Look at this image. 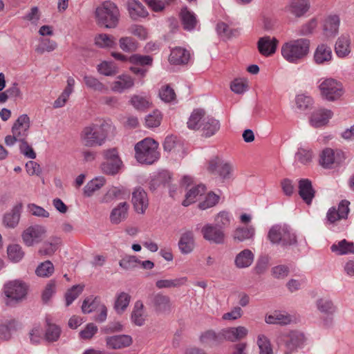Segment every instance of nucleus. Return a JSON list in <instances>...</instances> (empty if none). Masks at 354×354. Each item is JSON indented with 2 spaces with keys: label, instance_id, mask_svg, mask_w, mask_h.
Wrapping results in <instances>:
<instances>
[{
  "label": "nucleus",
  "instance_id": "56",
  "mask_svg": "<svg viewBox=\"0 0 354 354\" xmlns=\"http://www.w3.org/2000/svg\"><path fill=\"white\" fill-rule=\"evenodd\" d=\"M122 165L121 160H116V161H105L102 165L101 168L104 173L111 175L117 174Z\"/></svg>",
  "mask_w": 354,
  "mask_h": 354
},
{
  "label": "nucleus",
  "instance_id": "64",
  "mask_svg": "<svg viewBox=\"0 0 354 354\" xmlns=\"http://www.w3.org/2000/svg\"><path fill=\"white\" fill-rule=\"evenodd\" d=\"M218 336L213 330H207L200 336V341L203 344L214 345L218 342Z\"/></svg>",
  "mask_w": 354,
  "mask_h": 354
},
{
  "label": "nucleus",
  "instance_id": "38",
  "mask_svg": "<svg viewBox=\"0 0 354 354\" xmlns=\"http://www.w3.org/2000/svg\"><path fill=\"white\" fill-rule=\"evenodd\" d=\"M62 243L61 239L57 236L51 237L48 241L44 243L39 250L41 255L50 256L55 253Z\"/></svg>",
  "mask_w": 354,
  "mask_h": 354
},
{
  "label": "nucleus",
  "instance_id": "60",
  "mask_svg": "<svg viewBox=\"0 0 354 354\" xmlns=\"http://www.w3.org/2000/svg\"><path fill=\"white\" fill-rule=\"evenodd\" d=\"M162 115L159 111H154L145 118L146 125L149 128L156 127L160 124Z\"/></svg>",
  "mask_w": 354,
  "mask_h": 354
},
{
  "label": "nucleus",
  "instance_id": "30",
  "mask_svg": "<svg viewBox=\"0 0 354 354\" xmlns=\"http://www.w3.org/2000/svg\"><path fill=\"white\" fill-rule=\"evenodd\" d=\"M255 235V228L252 225L238 227L233 232V239L236 242H243L253 240Z\"/></svg>",
  "mask_w": 354,
  "mask_h": 354
},
{
  "label": "nucleus",
  "instance_id": "39",
  "mask_svg": "<svg viewBox=\"0 0 354 354\" xmlns=\"http://www.w3.org/2000/svg\"><path fill=\"white\" fill-rule=\"evenodd\" d=\"M17 330V322L14 319H6L0 322V339H9Z\"/></svg>",
  "mask_w": 354,
  "mask_h": 354
},
{
  "label": "nucleus",
  "instance_id": "26",
  "mask_svg": "<svg viewBox=\"0 0 354 354\" xmlns=\"http://www.w3.org/2000/svg\"><path fill=\"white\" fill-rule=\"evenodd\" d=\"M221 124L219 120L211 116H207L203 120L201 128L202 134L206 138L215 135L220 129Z\"/></svg>",
  "mask_w": 354,
  "mask_h": 354
},
{
  "label": "nucleus",
  "instance_id": "22",
  "mask_svg": "<svg viewBox=\"0 0 354 354\" xmlns=\"http://www.w3.org/2000/svg\"><path fill=\"white\" fill-rule=\"evenodd\" d=\"M294 320L295 318L292 315L284 311H274L265 317V322L268 324L287 325Z\"/></svg>",
  "mask_w": 354,
  "mask_h": 354
},
{
  "label": "nucleus",
  "instance_id": "23",
  "mask_svg": "<svg viewBox=\"0 0 354 354\" xmlns=\"http://www.w3.org/2000/svg\"><path fill=\"white\" fill-rule=\"evenodd\" d=\"M190 59V53L185 48L176 47L171 50L169 62L171 64L181 65L188 63Z\"/></svg>",
  "mask_w": 354,
  "mask_h": 354
},
{
  "label": "nucleus",
  "instance_id": "31",
  "mask_svg": "<svg viewBox=\"0 0 354 354\" xmlns=\"http://www.w3.org/2000/svg\"><path fill=\"white\" fill-rule=\"evenodd\" d=\"M127 9L133 20H138L148 15L146 6L140 1H128Z\"/></svg>",
  "mask_w": 354,
  "mask_h": 354
},
{
  "label": "nucleus",
  "instance_id": "12",
  "mask_svg": "<svg viewBox=\"0 0 354 354\" xmlns=\"http://www.w3.org/2000/svg\"><path fill=\"white\" fill-rule=\"evenodd\" d=\"M129 192L122 186L109 187L104 194L101 197L100 202L101 203H111L116 200L125 199L129 197Z\"/></svg>",
  "mask_w": 354,
  "mask_h": 354
},
{
  "label": "nucleus",
  "instance_id": "37",
  "mask_svg": "<svg viewBox=\"0 0 354 354\" xmlns=\"http://www.w3.org/2000/svg\"><path fill=\"white\" fill-rule=\"evenodd\" d=\"M316 307L322 314L333 315L337 310V308L333 301L328 297H321L316 301Z\"/></svg>",
  "mask_w": 354,
  "mask_h": 354
},
{
  "label": "nucleus",
  "instance_id": "29",
  "mask_svg": "<svg viewBox=\"0 0 354 354\" xmlns=\"http://www.w3.org/2000/svg\"><path fill=\"white\" fill-rule=\"evenodd\" d=\"M299 194L301 198L310 205L315 196V191L311 181L308 179H301L299 181Z\"/></svg>",
  "mask_w": 354,
  "mask_h": 354
},
{
  "label": "nucleus",
  "instance_id": "2",
  "mask_svg": "<svg viewBox=\"0 0 354 354\" xmlns=\"http://www.w3.org/2000/svg\"><path fill=\"white\" fill-rule=\"evenodd\" d=\"M310 41L306 38L292 39L281 46V55L289 63L297 64L303 60L310 52Z\"/></svg>",
  "mask_w": 354,
  "mask_h": 354
},
{
  "label": "nucleus",
  "instance_id": "45",
  "mask_svg": "<svg viewBox=\"0 0 354 354\" xmlns=\"http://www.w3.org/2000/svg\"><path fill=\"white\" fill-rule=\"evenodd\" d=\"M83 80L86 87L94 91L102 93L107 89L102 82L92 75H84L83 76Z\"/></svg>",
  "mask_w": 354,
  "mask_h": 354
},
{
  "label": "nucleus",
  "instance_id": "59",
  "mask_svg": "<svg viewBox=\"0 0 354 354\" xmlns=\"http://www.w3.org/2000/svg\"><path fill=\"white\" fill-rule=\"evenodd\" d=\"M128 30L129 33L141 40H145L148 37V31L147 28L142 25L133 24L129 28Z\"/></svg>",
  "mask_w": 354,
  "mask_h": 354
},
{
  "label": "nucleus",
  "instance_id": "1",
  "mask_svg": "<svg viewBox=\"0 0 354 354\" xmlns=\"http://www.w3.org/2000/svg\"><path fill=\"white\" fill-rule=\"evenodd\" d=\"M114 129L109 120H104L100 124H91L83 129L81 140L86 147L102 146Z\"/></svg>",
  "mask_w": 354,
  "mask_h": 354
},
{
  "label": "nucleus",
  "instance_id": "62",
  "mask_svg": "<svg viewBox=\"0 0 354 354\" xmlns=\"http://www.w3.org/2000/svg\"><path fill=\"white\" fill-rule=\"evenodd\" d=\"M159 96L160 99L165 102H171L175 100L176 94L169 85L163 86L160 91Z\"/></svg>",
  "mask_w": 354,
  "mask_h": 354
},
{
  "label": "nucleus",
  "instance_id": "20",
  "mask_svg": "<svg viewBox=\"0 0 354 354\" xmlns=\"http://www.w3.org/2000/svg\"><path fill=\"white\" fill-rule=\"evenodd\" d=\"M134 86V80L129 75L122 74L118 76L111 83L112 91L122 93Z\"/></svg>",
  "mask_w": 354,
  "mask_h": 354
},
{
  "label": "nucleus",
  "instance_id": "11",
  "mask_svg": "<svg viewBox=\"0 0 354 354\" xmlns=\"http://www.w3.org/2000/svg\"><path fill=\"white\" fill-rule=\"evenodd\" d=\"M30 126V118L26 114L21 115L13 124L11 132L21 141L26 139Z\"/></svg>",
  "mask_w": 354,
  "mask_h": 354
},
{
  "label": "nucleus",
  "instance_id": "14",
  "mask_svg": "<svg viewBox=\"0 0 354 354\" xmlns=\"http://www.w3.org/2000/svg\"><path fill=\"white\" fill-rule=\"evenodd\" d=\"M333 59L331 48L326 44H319L313 54V61L318 65L328 64Z\"/></svg>",
  "mask_w": 354,
  "mask_h": 354
},
{
  "label": "nucleus",
  "instance_id": "8",
  "mask_svg": "<svg viewBox=\"0 0 354 354\" xmlns=\"http://www.w3.org/2000/svg\"><path fill=\"white\" fill-rule=\"evenodd\" d=\"M46 234V228L41 225H34L26 228L22 233L24 244L28 247L40 243Z\"/></svg>",
  "mask_w": 354,
  "mask_h": 354
},
{
  "label": "nucleus",
  "instance_id": "50",
  "mask_svg": "<svg viewBox=\"0 0 354 354\" xmlns=\"http://www.w3.org/2000/svg\"><path fill=\"white\" fill-rule=\"evenodd\" d=\"M61 334V328L56 324H50L48 322L47 328L45 333V339L49 342H53L58 340Z\"/></svg>",
  "mask_w": 354,
  "mask_h": 354
},
{
  "label": "nucleus",
  "instance_id": "28",
  "mask_svg": "<svg viewBox=\"0 0 354 354\" xmlns=\"http://www.w3.org/2000/svg\"><path fill=\"white\" fill-rule=\"evenodd\" d=\"M129 205L127 202L120 203L111 212L110 221L113 224H119L124 221L128 215Z\"/></svg>",
  "mask_w": 354,
  "mask_h": 354
},
{
  "label": "nucleus",
  "instance_id": "43",
  "mask_svg": "<svg viewBox=\"0 0 354 354\" xmlns=\"http://www.w3.org/2000/svg\"><path fill=\"white\" fill-rule=\"evenodd\" d=\"M205 192V186L204 185H198L190 189L185 195V199L183 201V206H189L194 203L197 197L202 196Z\"/></svg>",
  "mask_w": 354,
  "mask_h": 354
},
{
  "label": "nucleus",
  "instance_id": "44",
  "mask_svg": "<svg viewBox=\"0 0 354 354\" xmlns=\"http://www.w3.org/2000/svg\"><path fill=\"white\" fill-rule=\"evenodd\" d=\"M187 281V278L185 277L173 279H159L156 282V286L158 289L176 288L185 284Z\"/></svg>",
  "mask_w": 354,
  "mask_h": 354
},
{
  "label": "nucleus",
  "instance_id": "15",
  "mask_svg": "<svg viewBox=\"0 0 354 354\" xmlns=\"http://www.w3.org/2000/svg\"><path fill=\"white\" fill-rule=\"evenodd\" d=\"M248 334V330L245 326H239L223 329L219 335L230 342H236L245 337Z\"/></svg>",
  "mask_w": 354,
  "mask_h": 354
},
{
  "label": "nucleus",
  "instance_id": "48",
  "mask_svg": "<svg viewBox=\"0 0 354 354\" xmlns=\"http://www.w3.org/2000/svg\"><path fill=\"white\" fill-rule=\"evenodd\" d=\"M97 72L105 76H113L118 73V66L112 62L104 61L97 66Z\"/></svg>",
  "mask_w": 354,
  "mask_h": 354
},
{
  "label": "nucleus",
  "instance_id": "7",
  "mask_svg": "<svg viewBox=\"0 0 354 354\" xmlns=\"http://www.w3.org/2000/svg\"><path fill=\"white\" fill-rule=\"evenodd\" d=\"M280 338L286 348V354L303 348L307 339L304 333L299 330H290L284 333Z\"/></svg>",
  "mask_w": 354,
  "mask_h": 354
},
{
  "label": "nucleus",
  "instance_id": "46",
  "mask_svg": "<svg viewBox=\"0 0 354 354\" xmlns=\"http://www.w3.org/2000/svg\"><path fill=\"white\" fill-rule=\"evenodd\" d=\"M95 44L102 48H113L115 45V38L107 34H98L95 37Z\"/></svg>",
  "mask_w": 354,
  "mask_h": 354
},
{
  "label": "nucleus",
  "instance_id": "53",
  "mask_svg": "<svg viewBox=\"0 0 354 354\" xmlns=\"http://www.w3.org/2000/svg\"><path fill=\"white\" fill-rule=\"evenodd\" d=\"M257 345L259 348V354H272V348L269 339L263 334L257 336Z\"/></svg>",
  "mask_w": 354,
  "mask_h": 354
},
{
  "label": "nucleus",
  "instance_id": "34",
  "mask_svg": "<svg viewBox=\"0 0 354 354\" xmlns=\"http://www.w3.org/2000/svg\"><path fill=\"white\" fill-rule=\"evenodd\" d=\"M205 116V112L203 109H195L189 116L187 122V127L192 130L201 129L203 127V120Z\"/></svg>",
  "mask_w": 354,
  "mask_h": 354
},
{
  "label": "nucleus",
  "instance_id": "49",
  "mask_svg": "<svg viewBox=\"0 0 354 354\" xmlns=\"http://www.w3.org/2000/svg\"><path fill=\"white\" fill-rule=\"evenodd\" d=\"M232 219V216L228 212L221 211L215 216L214 225L223 230L224 228L230 225Z\"/></svg>",
  "mask_w": 354,
  "mask_h": 354
},
{
  "label": "nucleus",
  "instance_id": "35",
  "mask_svg": "<svg viewBox=\"0 0 354 354\" xmlns=\"http://www.w3.org/2000/svg\"><path fill=\"white\" fill-rule=\"evenodd\" d=\"M147 315L145 313L144 305L141 301H137L133 307L131 313L132 322L138 326H142L145 324Z\"/></svg>",
  "mask_w": 354,
  "mask_h": 354
},
{
  "label": "nucleus",
  "instance_id": "24",
  "mask_svg": "<svg viewBox=\"0 0 354 354\" xmlns=\"http://www.w3.org/2000/svg\"><path fill=\"white\" fill-rule=\"evenodd\" d=\"M351 40L348 35H342L339 37L335 44V52L339 58L347 57L351 51Z\"/></svg>",
  "mask_w": 354,
  "mask_h": 354
},
{
  "label": "nucleus",
  "instance_id": "25",
  "mask_svg": "<svg viewBox=\"0 0 354 354\" xmlns=\"http://www.w3.org/2000/svg\"><path fill=\"white\" fill-rule=\"evenodd\" d=\"M195 247L194 234L192 231L183 233L178 242V248L183 254L191 253Z\"/></svg>",
  "mask_w": 354,
  "mask_h": 354
},
{
  "label": "nucleus",
  "instance_id": "21",
  "mask_svg": "<svg viewBox=\"0 0 354 354\" xmlns=\"http://www.w3.org/2000/svg\"><path fill=\"white\" fill-rule=\"evenodd\" d=\"M333 115V112L329 109H318L311 114L310 123L313 127H321L327 124Z\"/></svg>",
  "mask_w": 354,
  "mask_h": 354
},
{
  "label": "nucleus",
  "instance_id": "36",
  "mask_svg": "<svg viewBox=\"0 0 354 354\" xmlns=\"http://www.w3.org/2000/svg\"><path fill=\"white\" fill-rule=\"evenodd\" d=\"M333 252L337 255H345L354 253V244L346 239L335 243L330 247Z\"/></svg>",
  "mask_w": 354,
  "mask_h": 354
},
{
  "label": "nucleus",
  "instance_id": "27",
  "mask_svg": "<svg viewBox=\"0 0 354 354\" xmlns=\"http://www.w3.org/2000/svg\"><path fill=\"white\" fill-rule=\"evenodd\" d=\"M180 15L183 27L185 30L192 31L196 28L198 21L192 11L187 8H184L181 10Z\"/></svg>",
  "mask_w": 354,
  "mask_h": 354
},
{
  "label": "nucleus",
  "instance_id": "52",
  "mask_svg": "<svg viewBox=\"0 0 354 354\" xmlns=\"http://www.w3.org/2000/svg\"><path fill=\"white\" fill-rule=\"evenodd\" d=\"M131 104L138 111H144L149 108L150 106V102L146 97L134 95L131 97Z\"/></svg>",
  "mask_w": 354,
  "mask_h": 354
},
{
  "label": "nucleus",
  "instance_id": "5",
  "mask_svg": "<svg viewBox=\"0 0 354 354\" xmlns=\"http://www.w3.org/2000/svg\"><path fill=\"white\" fill-rule=\"evenodd\" d=\"M27 286L26 283L18 281H10L3 286V292L7 299V305L12 306L21 301L26 296Z\"/></svg>",
  "mask_w": 354,
  "mask_h": 354
},
{
  "label": "nucleus",
  "instance_id": "33",
  "mask_svg": "<svg viewBox=\"0 0 354 354\" xmlns=\"http://www.w3.org/2000/svg\"><path fill=\"white\" fill-rule=\"evenodd\" d=\"M254 255L249 249L240 252L235 257L234 263L238 268H245L250 266L254 261Z\"/></svg>",
  "mask_w": 354,
  "mask_h": 354
},
{
  "label": "nucleus",
  "instance_id": "55",
  "mask_svg": "<svg viewBox=\"0 0 354 354\" xmlns=\"http://www.w3.org/2000/svg\"><path fill=\"white\" fill-rule=\"evenodd\" d=\"M120 48L124 52L131 53L135 51L138 45L136 41L130 37H123L119 40Z\"/></svg>",
  "mask_w": 354,
  "mask_h": 354
},
{
  "label": "nucleus",
  "instance_id": "10",
  "mask_svg": "<svg viewBox=\"0 0 354 354\" xmlns=\"http://www.w3.org/2000/svg\"><path fill=\"white\" fill-rule=\"evenodd\" d=\"M201 234L205 240L212 243L223 244L225 242V235L223 230L212 223H207L201 228Z\"/></svg>",
  "mask_w": 354,
  "mask_h": 354
},
{
  "label": "nucleus",
  "instance_id": "47",
  "mask_svg": "<svg viewBox=\"0 0 354 354\" xmlns=\"http://www.w3.org/2000/svg\"><path fill=\"white\" fill-rule=\"evenodd\" d=\"M131 297L126 292H120L116 297L114 304V309L118 314H122L128 307Z\"/></svg>",
  "mask_w": 354,
  "mask_h": 354
},
{
  "label": "nucleus",
  "instance_id": "42",
  "mask_svg": "<svg viewBox=\"0 0 354 354\" xmlns=\"http://www.w3.org/2000/svg\"><path fill=\"white\" fill-rule=\"evenodd\" d=\"M339 26V18L337 15L328 16L324 21V31L328 37L337 34Z\"/></svg>",
  "mask_w": 354,
  "mask_h": 354
},
{
  "label": "nucleus",
  "instance_id": "63",
  "mask_svg": "<svg viewBox=\"0 0 354 354\" xmlns=\"http://www.w3.org/2000/svg\"><path fill=\"white\" fill-rule=\"evenodd\" d=\"M312 156L311 151L300 147L295 154V159L299 162L306 165L311 161Z\"/></svg>",
  "mask_w": 354,
  "mask_h": 354
},
{
  "label": "nucleus",
  "instance_id": "19",
  "mask_svg": "<svg viewBox=\"0 0 354 354\" xmlns=\"http://www.w3.org/2000/svg\"><path fill=\"white\" fill-rule=\"evenodd\" d=\"M310 5L308 1H289L286 7L288 17L300 18L308 12Z\"/></svg>",
  "mask_w": 354,
  "mask_h": 354
},
{
  "label": "nucleus",
  "instance_id": "41",
  "mask_svg": "<svg viewBox=\"0 0 354 354\" xmlns=\"http://www.w3.org/2000/svg\"><path fill=\"white\" fill-rule=\"evenodd\" d=\"M286 233V225H274L269 230L268 238L273 244H281Z\"/></svg>",
  "mask_w": 354,
  "mask_h": 354
},
{
  "label": "nucleus",
  "instance_id": "16",
  "mask_svg": "<svg viewBox=\"0 0 354 354\" xmlns=\"http://www.w3.org/2000/svg\"><path fill=\"white\" fill-rule=\"evenodd\" d=\"M149 305L159 313H165L169 310L171 301L169 297L162 293L152 294L149 297Z\"/></svg>",
  "mask_w": 354,
  "mask_h": 354
},
{
  "label": "nucleus",
  "instance_id": "9",
  "mask_svg": "<svg viewBox=\"0 0 354 354\" xmlns=\"http://www.w3.org/2000/svg\"><path fill=\"white\" fill-rule=\"evenodd\" d=\"M345 158V153L342 150L326 148L320 155L319 162L324 168H330L333 164L342 163Z\"/></svg>",
  "mask_w": 354,
  "mask_h": 354
},
{
  "label": "nucleus",
  "instance_id": "3",
  "mask_svg": "<svg viewBox=\"0 0 354 354\" xmlns=\"http://www.w3.org/2000/svg\"><path fill=\"white\" fill-rule=\"evenodd\" d=\"M119 10L111 1H104L95 9V17L97 24L106 28H115L119 21Z\"/></svg>",
  "mask_w": 354,
  "mask_h": 354
},
{
  "label": "nucleus",
  "instance_id": "61",
  "mask_svg": "<svg viewBox=\"0 0 354 354\" xmlns=\"http://www.w3.org/2000/svg\"><path fill=\"white\" fill-rule=\"evenodd\" d=\"M138 263H140V260L136 257L129 255L122 258L120 261L119 265L124 270H131L135 268Z\"/></svg>",
  "mask_w": 354,
  "mask_h": 354
},
{
  "label": "nucleus",
  "instance_id": "13",
  "mask_svg": "<svg viewBox=\"0 0 354 354\" xmlns=\"http://www.w3.org/2000/svg\"><path fill=\"white\" fill-rule=\"evenodd\" d=\"M132 203L135 211L144 214L149 205V200L145 191L140 187H136L132 193Z\"/></svg>",
  "mask_w": 354,
  "mask_h": 354
},
{
  "label": "nucleus",
  "instance_id": "40",
  "mask_svg": "<svg viewBox=\"0 0 354 354\" xmlns=\"http://www.w3.org/2000/svg\"><path fill=\"white\" fill-rule=\"evenodd\" d=\"M106 183V180L102 176L96 177L88 181L84 187V194L86 197L91 196L95 192L101 189Z\"/></svg>",
  "mask_w": 354,
  "mask_h": 354
},
{
  "label": "nucleus",
  "instance_id": "18",
  "mask_svg": "<svg viewBox=\"0 0 354 354\" xmlns=\"http://www.w3.org/2000/svg\"><path fill=\"white\" fill-rule=\"evenodd\" d=\"M105 342L109 348L119 350L129 346L133 339L130 335H118L106 337Z\"/></svg>",
  "mask_w": 354,
  "mask_h": 354
},
{
  "label": "nucleus",
  "instance_id": "58",
  "mask_svg": "<svg viewBox=\"0 0 354 354\" xmlns=\"http://www.w3.org/2000/svg\"><path fill=\"white\" fill-rule=\"evenodd\" d=\"M83 286L75 285L66 292L65 295V299L66 305L67 306L71 305L73 301L81 294V292L83 291Z\"/></svg>",
  "mask_w": 354,
  "mask_h": 354
},
{
  "label": "nucleus",
  "instance_id": "32",
  "mask_svg": "<svg viewBox=\"0 0 354 354\" xmlns=\"http://www.w3.org/2000/svg\"><path fill=\"white\" fill-rule=\"evenodd\" d=\"M22 204L15 205L10 212L6 213L3 217V224L7 227L15 228L19 222Z\"/></svg>",
  "mask_w": 354,
  "mask_h": 354
},
{
  "label": "nucleus",
  "instance_id": "6",
  "mask_svg": "<svg viewBox=\"0 0 354 354\" xmlns=\"http://www.w3.org/2000/svg\"><path fill=\"white\" fill-rule=\"evenodd\" d=\"M322 95L328 101H335L344 93L342 83L333 78L322 80L319 85Z\"/></svg>",
  "mask_w": 354,
  "mask_h": 354
},
{
  "label": "nucleus",
  "instance_id": "54",
  "mask_svg": "<svg viewBox=\"0 0 354 354\" xmlns=\"http://www.w3.org/2000/svg\"><path fill=\"white\" fill-rule=\"evenodd\" d=\"M7 253L8 258L13 262L19 261L24 255L21 247L17 244L9 245L7 249Z\"/></svg>",
  "mask_w": 354,
  "mask_h": 354
},
{
  "label": "nucleus",
  "instance_id": "51",
  "mask_svg": "<svg viewBox=\"0 0 354 354\" xmlns=\"http://www.w3.org/2000/svg\"><path fill=\"white\" fill-rule=\"evenodd\" d=\"M54 272V266L50 261L41 263L36 268L35 273L40 277H48Z\"/></svg>",
  "mask_w": 354,
  "mask_h": 354
},
{
  "label": "nucleus",
  "instance_id": "57",
  "mask_svg": "<svg viewBox=\"0 0 354 354\" xmlns=\"http://www.w3.org/2000/svg\"><path fill=\"white\" fill-rule=\"evenodd\" d=\"M313 103V99L304 94L297 95L295 97V104L299 111H305L309 109Z\"/></svg>",
  "mask_w": 354,
  "mask_h": 354
},
{
  "label": "nucleus",
  "instance_id": "17",
  "mask_svg": "<svg viewBox=\"0 0 354 354\" xmlns=\"http://www.w3.org/2000/svg\"><path fill=\"white\" fill-rule=\"evenodd\" d=\"M278 43L279 41L274 37H262L257 42V48L260 54L268 57L275 53Z\"/></svg>",
  "mask_w": 354,
  "mask_h": 354
},
{
  "label": "nucleus",
  "instance_id": "4",
  "mask_svg": "<svg viewBox=\"0 0 354 354\" xmlns=\"http://www.w3.org/2000/svg\"><path fill=\"white\" fill-rule=\"evenodd\" d=\"M158 147V142L151 138H145L138 142L135 146L136 160L143 164L153 163L159 158Z\"/></svg>",
  "mask_w": 354,
  "mask_h": 354
}]
</instances>
